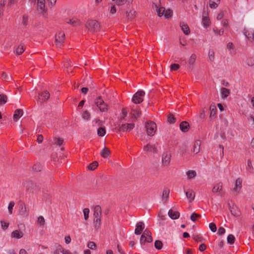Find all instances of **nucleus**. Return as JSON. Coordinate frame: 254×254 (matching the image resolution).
Instances as JSON below:
<instances>
[{"label": "nucleus", "instance_id": "f257e3e1", "mask_svg": "<svg viewBox=\"0 0 254 254\" xmlns=\"http://www.w3.org/2000/svg\"><path fill=\"white\" fill-rule=\"evenodd\" d=\"M85 27L90 32H96L99 31L100 24L97 20L90 19L86 22Z\"/></svg>", "mask_w": 254, "mask_h": 254}, {"label": "nucleus", "instance_id": "f03ea898", "mask_svg": "<svg viewBox=\"0 0 254 254\" xmlns=\"http://www.w3.org/2000/svg\"><path fill=\"white\" fill-rule=\"evenodd\" d=\"M145 128L148 135L153 136L156 129V125L153 122H147L145 124Z\"/></svg>", "mask_w": 254, "mask_h": 254}, {"label": "nucleus", "instance_id": "7ed1b4c3", "mask_svg": "<svg viewBox=\"0 0 254 254\" xmlns=\"http://www.w3.org/2000/svg\"><path fill=\"white\" fill-rule=\"evenodd\" d=\"M95 104L99 108L101 112H104L108 111V105L101 97L99 96L96 99Z\"/></svg>", "mask_w": 254, "mask_h": 254}, {"label": "nucleus", "instance_id": "20e7f679", "mask_svg": "<svg viewBox=\"0 0 254 254\" xmlns=\"http://www.w3.org/2000/svg\"><path fill=\"white\" fill-rule=\"evenodd\" d=\"M151 232L148 230L146 229L142 234L140 239V243L142 244L145 242L150 243L153 241V239L151 237Z\"/></svg>", "mask_w": 254, "mask_h": 254}, {"label": "nucleus", "instance_id": "39448f33", "mask_svg": "<svg viewBox=\"0 0 254 254\" xmlns=\"http://www.w3.org/2000/svg\"><path fill=\"white\" fill-rule=\"evenodd\" d=\"M23 186L28 191L32 190V192H34L37 191L38 190V186L31 181H28L23 182Z\"/></svg>", "mask_w": 254, "mask_h": 254}, {"label": "nucleus", "instance_id": "423d86ee", "mask_svg": "<svg viewBox=\"0 0 254 254\" xmlns=\"http://www.w3.org/2000/svg\"><path fill=\"white\" fill-rule=\"evenodd\" d=\"M145 95L144 91L140 90L137 91L132 97V101L135 104H139L141 103L143 99L142 97Z\"/></svg>", "mask_w": 254, "mask_h": 254}, {"label": "nucleus", "instance_id": "0eeeda50", "mask_svg": "<svg viewBox=\"0 0 254 254\" xmlns=\"http://www.w3.org/2000/svg\"><path fill=\"white\" fill-rule=\"evenodd\" d=\"M171 154L168 151L165 152L162 156V163L164 167H168L170 164Z\"/></svg>", "mask_w": 254, "mask_h": 254}, {"label": "nucleus", "instance_id": "6e6552de", "mask_svg": "<svg viewBox=\"0 0 254 254\" xmlns=\"http://www.w3.org/2000/svg\"><path fill=\"white\" fill-rule=\"evenodd\" d=\"M65 35L63 32H59L58 34L55 35V42L57 47H60L64 43Z\"/></svg>", "mask_w": 254, "mask_h": 254}, {"label": "nucleus", "instance_id": "1a4fd4ad", "mask_svg": "<svg viewBox=\"0 0 254 254\" xmlns=\"http://www.w3.org/2000/svg\"><path fill=\"white\" fill-rule=\"evenodd\" d=\"M134 124H123L119 128V131L127 132L130 131L134 127Z\"/></svg>", "mask_w": 254, "mask_h": 254}, {"label": "nucleus", "instance_id": "9d476101", "mask_svg": "<svg viewBox=\"0 0 254 254\" xmlns=\"http://www.w3.org/2000/svg\"><path fill=\"white\" fill-rule=\"evenodd\" d=\"M229 208L231 214L235 216H239L241 215V212L238 208L235 206L234 204L232 206L230 205V204L228 203Z\"/></svg>", "mask_w": 254, "mask_h": 254}, {"label": "nucleus", "instance_id": "9b49d317", "mask_svg": "<svg viewBox=\"0 0 254 254\" xmlns=\"http://www.w3.org/2000/svg\"><path fill=\"white\" fill-rule=\"evenodd\" d=\"M244 34L250 41H254V30L253 29L247 30L246 28H245L244 30Z\"/></svg>", "mask_w": 254, "mask_h": 254}, {"label": "nucleus", "instance_id": "f8f14e48", "mask_svg": "<svg viewBox=\"0 0 254 254\" xmlns=\"http://www.w3.org/2000/svg\"><path fill=\"white\" fill-rule=\"evenodd\" d=\"M196 59V55L195 54H192L188 60L189 68L192 70Z\"/></svg>", "mask_w": 254, "mask_h": 254}, {"label": "nucleus", "instance_id": "ddd939ff", "mask_svg": "<svg viewBox=\"0 0 254 254\" xmlns=\"http://www.w3.org/2000/svg\"><path fill=\"white\" fill-rule=\"evenodd\" d=\"M144 228V224L143 222H139L136 225L134 233L136 235H140Z\"/></svg>", "mask_w": 254, "mask_h": 254}, {"label": "nucleus", "instance_id": "4468645a", "mask_svg": "<svg viewBox=\"0 0 254 254\" xmlns=\"http://www.w3.org/2000/svg\"><path fill=\"white\" fill-rule=\"evenodd\" d=\"M242 180L241 178H238L235 182V187L233 189V191L238 193L242 188Z\"/></svg>", "mask_w": 254, "mask_h": 254}, {"label": "nucleus", "instance_id": "2eb2a0df", "mask_svg": "<svg viewBox=\"0 0 254 254\" xmlns=\"http://www.w3.org/2000/svg\"><path fill=\"white\" fill-rule=\"evenodd\" d=\"M101 214L102 210L101 207L99 205L95 206L94 210V218H101Z\"/></svg>", "mask_w": 254, "mask_h": 254}, {"label": "nucleus", "instance_id": "dca6fc26", "mask_svg": "<svg viewBox=\"0 0 254 254\" xmlns=\"http://www.w3.org/2000/svg\"><path fill=\"white\" fill-rule=\"evenodd\" d=\"M143 150L146 152L152 151L155 153L157 152V149L155 145H151L150 143L147 144L143 147Z\"/></svg>", "mask_w": 254, "mask_h": 254}, {"label": "nucleus", "instance_id": "f3484780", "mask_svg": "<svg viewBox=\"0 0 254 254\" xmlns=\"http://www.w3.org/2000/svg\"><path fill=\"white\" fill-rule=\"evenodd\" d=\"M180 128L182 132H187L190 128L189 124L186 121L182 122L180 125Z\"/></svg>", "mask_w": 254, "mask_h": 254}, {"label": "nucleus", "instance_id": "a211bd4d", "mask_svg": "<svg viewBox=\"0 0 254 254\" xmlns=\"http://www.w3.org/2000/svg\"><path fill=\"white\" fill-rule=\"evenodd\" d=\"M20 214L23 217H27L29 214L28 210L27 209L25 205L22 204L20 205Z\"/></svg>", "mask_w": 254, "mask_h": 254}, {"label": "nucleus", "instance_id": "6ab92c4d", "mask_svg": "<svg viewBox=\"0 0 254 254\" xmlns=\"http://www.w3.org/2000/svg\"><path fill=\"white\" fill-rule=\"evenodd\" d=\"M168 215L172 219H176L179 217L180 213L178 211L170 209L168 212Z\"/></svg>", "mask_w": 254, "mask_h": 254}, {"label": "nucleus", "instance_id": "aec40b11", "mask_svg": "<svg viewBox=\"0 0 254 254\" xmlns=\"http://www.w3.org/2000/svg\"><path fill=\"white\" fill-rule=\"evenodd\" d=\"M180 27L185 35H189L190 33V30L188 25L184 22L180 23Z\"/></svg>", "mask_w": 254, "mask_h": 254}, {"label": "nucleus", "instance_id": "412c9836", "mask_svg": "<svg viewBox=\"0 0 254 254\" xmlns=\"http://www.w3.org/2000/svg\"><path fill=\"white\" fill-rule=\"evenodd\" d=\"M186 196L189 199L190 201H192L195 197V192L192 190H189L186 192Z\"/></svg>", "mask_w": 254, "mask_h": 254}, {"label": "nucleus", "instance_id": "4be33fe9", "mask_svg": "<svg viewBox=\"0 0 254 254\" xmlns=\"http://www.w3.org/2000/svg\"><path fill=\"white\" fill-rule=\"evenodd\" d=\"M130 114L133 118L137 119L140 117L141 114V112L138 108L132 109Z\"/></svg>", "mask_w": 254, "mask_h": 254}, {"label": "nucleus", "instance_id": "5701e85b", "mask_svg": "<svg viewBox=\"0 0 254 254\" xmlns=\"http://www.w3.org/2000/svg\"><path fill=\"white\" fill-rule=\"evenodd\" d=\"M111 154V151L110 149L105 147L100 152L101 156L103 158H107Z\"/></svg>", "mask_w": 254, "mask_h": 254}, {"label": "nucleus", "instance_id": "b1692460", "mask_svg": "<svg viewBox=\"0 0 254 254\" xmlns=\"http://www.w3.org/2000/svg\"><path fill=\"white\" fill-rule=\"evenodd\" d=\"M23 111L22 109H17L15 111L13 115V119L15 121H17V119L23 115Z\"/></svg>", "mask_w": 254, "mask_h": 254}, {"label": "nucleus", "instance_id": "393cba45", "mask_svg": "<svg viewBox=\"0 0 254 254\" xmlns=\"http://www.w3.org/2000/svg\"><path fill=\"white\" fill-rule=\"evenodd\" d=\"M200 145L201 142L200 140H196L194 142L193 151L195 154H197L199 152Z\"/></svg>", "mask_w": 254, "mask_h": 254}, {"label": "nucleus", "instance_id": "a878e982", "mask_svg": "<svg viewBox=\"0 0 254 254\" xmlns=\"http://www.w3.org/2000/svg\"><path fill=\"white\" fill-rule=\"evenodd\" d=\"M23 236V233L22 232L19 231L18 230H15L11 233V236L12 238H15L16 239H20L22 238Z\"/></svg>", "mask_w": 254, "mask_h": 254}, {"label": "nucleus", "instance_id": "bb28decb", "mask_svg": "<svg viewBox=\"0 0 254 254\" xmlns=\"http://www.w3.org/2000/svg\"><path fill=\"white\" fill-rule=\"evenodd\" d=\"M153 3L155 5V7L156 8V11L158 13V15L160 17L164 15L165 11V8L163 7H160L158 8L157 4H155L154 2H153Z\"/></svg>", "mask_w": 254, "mask_h": 254}, {"label": "nucleus", "instance_id": "cd10ccee", "mask_svg": "<svg viewBox=\"0 0 254 254\" xmlns=\"http://www.w3.org/2000/svg\"><path fill=\"white\" fill-rule=\"evenodd\" d=\"M221 93L222 95V97L223 98H227L229 95L230 91L229 89L224 87H222L221 89Z\"/></svg>", "mask_w": 254, "mask_h": 254}, {"label": "nucleus", "instance_id": "c85d7f7f", "mask_svg": "<svg viewBox=\"0 0 254 254\" xmlns=\"http://www.w3.org/2000/svg\"><path fill=\"white\" fill-rule=\"evenodd\" d=\"M93 224L96 230L100 228L101 225V218H94Z\"/></svg>", "mask_w": 254, "mask_h": 254}, {"label": "nucleus", "instance_id": "c756f323", "mask_svg": "<svg viewBox=\"0 0 254 254\" xmlns=\"http://www.w3.org/2000/svg\"><path fill=\"white\" fill-rule=\"evenodd\" d=\"M41 96L43 97V101H47L50 98V94L48 91L45 90L41 94Z\"/></svg>", "mask_w": 254, "mask_h": 254}, {"label": "nucleus", "instance_id": "7c9ffc66", "mask_svg": "<svg viewBox=\"0 0 254 254\" xmlns=\"http://www.w3.org/2000/svg\"><path fill=\"white\" fill-rule=\"evenodd\" d=\"M222 189V184L221 183H219L217 184L216 186H214L212 189V192L213 193H216L218 191H220Z\"/></svg>", "mask_w": 254, "mask_h": 254}, {"label": "nucleus", "instance_id": "2f4dec72", "mask_svg": "<svg viewBox=\"0 0 254 254\" xmlns=\"http://www.w3.org/2000/svg\"><path fill=\"white\" fill-rule=\"evenodd\" d=\"M67 22V23L73 26H77L80 25V22L77 19H69Z\"/></svg>", "mask_w": 254, "mask_h": 254}, {"label": "nucleus", "instance_id": "473e14b6", "mask_svg": "<svg viewBox=\"0 0 254 254\" xmlns=\"http://www.w3.org/2000/svg\"><path fill=\"white\" fill-rule=\"evenodd\" d=\"M210 117L212 118L216 114V112L217 111L216 106L214 105H211L210 106Z\"/></svg>", "mask_w": 254, "mask_h": 254}, {"label": "nucleus", "instance_id": "72a5a7b5", "mask_svg": "<svg viewBox=\"0 0 254 254\" xmlns=\"http://www.w3.org/2000/svg\"><path fill=\"white\" fill-rule=\"evenodd\" d=\"M38 6L41 10H44L45 7V0H38Z\"/></svg>", "mask_w": 254, "mask_h": 254}, {"label": "nucleus", "instance_id": "f704fd0d", "mask_svg": "<svg viewBox=\"0 0 254 254\" xmlns=\"http://www.w3.org/2000/svg\"><path fill=\"white\" fill-rule=\"evenodd\" d=\"M106 133V129L104 127H100L97 130V134L98 136L102 137Z\"/></svg>", "mask_w": 254, "mask_h": 254}, {"label": "nucleus", "instance_id": "c9c22d12", "mask_svg": "<svg viewBox=\"0 0 254 254\" xmlns=\"http://www.w3.org/2000/svg\"><path fill=\"white\" fill-rule=\"evenodd\" d=\"M188 178L191 179L196 176V173L194 171L190 170L187 172Z\"/></svg>", "mask_w": 254, "mask_h": 254}, {"label": "nucleus", "instance_id": "e433bc0d", "mask_svg": "<svg viewBox=\"0 0 254 254\" xmlns=\"http://www.w3.org/2000/svg\"><path fill=\"white\" fill-rule=\"evenodd\" d=\"M135 14V11L134 10H131L129 12H127L126 16L128 19L131 20L134 16Z\"/></svg>", "mask_w": 254, "mask_h": 254}, {"label": "nucleus", "instance_id": "4c0bfd02", "mask_svg": "<svg viewBox=\"0 0 254 254\" xmlns=\"http://www.w3.org/2000/svg\"><path fill=\"white\" fill-rule=\"evenodd\" d=\"M202 22L203 24V26L205 27H207L209 26V19L207 16H203L202 17Z\"/></svg>", "mask_w": 254, "mask_h": 254}, {"label": "nucleus", "instance_id": "58836bf2", "mask_svg": "<svg viewBox=\"0 0 254 254\" xmlns=\"http://www.w3.org/2000/svg\"><path fill=\"white\" fill-rule=\"evenodd\" d=\"M168 122L170 124H174L176 122V118L174 117V115L172 114H169L168 116Z\"/></svg>", "mask_w": 254, "mask_h": 254}, {"label": "nucleus", "instance_id": "ea45409f", "mask_svg": "<svg viewBox=\"0 0 254 254\" xmlns=\"http://www.w3.org/2000/svg\"><path fill=\"white\" fill-rule=\"evenodd\" d=\"M98 166V163L97 161H94L88 165V168L90 170H94Z\"/></svg>", "mask_w": 254, "mask_h": 254}, {"label": "nucleus", "instance_id": "a19ab883", "mask_svg": "<svg viewBox=\"0 0 254 254\" xmlns=\"http://www.w3.org/2000/svg\"><path fill=\"white\" fill-rule=\"evenodd\" d=\"M235 238L232 234H229L227 237V243L230 244H233L234 243Z\"/></svg>", "mask_w": 254, "mask_h": 254}, {"label": "nucleus", "instance_id": "79ce46f5", "mask_svg": "<svg viewBox=\"0 0 254 254\" xmlns=\"http://www.w3.org/2000/svg\"><path fill=\"white\" fill-rule=\"evenodd\" d=\"M24 51L23 45H20L16 49L15 53L17 55H20Z\"/></svg>", "mask_w": 254, "mask_h": 254}, {"label": "nucleus", "instance_id": "37998d69", "mask_svg": "<svg viewBox=\"0 0 254 254\" xmlns=\"http://www.w3.org/2000/svg\"><path fill=\"white\" fill-rule=\"evenodd\" d=\"M7 97L5 94H0V104H5L6 103Z\"/></svg>", "mask_w": 254, "mask_h": 254}, {"label": "nucleus", "instance_id": "c03bdc74", "mask_svg": "<svg viewBox=\"0 0 254 254\" xmlns=\"http://www.w3.org/2000/svg\"><path fill=\"white\" fill-rule=\"evenodd\" d=\"M169 189H165L163 191L162 194V199L163 200L165 199L167 200L169 194Z\"/></svg>", "mask_w": 254, "mask_h": 254}, {"label": "nucleus", "instance_id": "a18cd8bd", "mask_svg": "<svg viewBox=\"0 0 254 254\" xmlns=\"http://www.w3.org/2000/svg\"><path fill=\"white\" fill-rule=\"evenodd\" d=\"M55 143L58 145L61 146L64 142V139L60 137H55L54 138Z\"/></svg>", "mask_w": 254, "mask_h": 254}, {"label": "nucleus", "instance_id": "49530a36", "mask_svg": "<svg viewBox=\"0 0 254 254\" xmlns=\"http://www.w3.org/2000/svg\"><path fill=\"white\" fill-rule=\"evenodd\" d=\"M154 246L156 249L157 250H160L162 248V243L159 240H157L155 242Z\"/></svg>", "mask_w": 254, "mask_h": 254}, {"label": "nucleus", "instance_id": "de8ad7c7", "mask_svg": "<svg viewBox=\"0 0 254 254\" xmlns=\"http://www.w3.org/2000/svg\"><path fill=\"white\" fill-rule=\"evenodd\" d=\"M253 167L252 165V161L250 159H248L247 161V165L246 167V170L251 172L253 170Z\"/></svg>", "mask_w": 254, "mask_h": 254}, {"label": "nucleus", "instance_id": "09e8293b", "mask_svg": "<svg viewBox=\"0 0 254 254\" xmlns=\"http://www.w3.org/2000/svg\"><path fill=\"white\" fill-rule=\"evenodd\" d=\"M208 58L211 62L214 61V52L213 50H209L208 52Z\"/></svg>", "mask_w": 254, "mask_h": 254}, {"label": "nucleus", "instance_id": "8fccbe9b", "mask_svg": "<svg viewBox=\"0 0 254 254\" xmlns=\"http://www.w3.org/2000/svg\"><path fill=\"white\" fill-rule=\"evenodd\" d=\"M14 205L15 202L14 201H10L8 204V210L10 214L12 213V209Z\"/></svg>", "mask_w": 254, "mask_h": 254}, {"label": "nucleus", "instance_id": "3c124183", "mask_svg": "<svg viewBox=\"0 0 254 254\" xmlns=\"http://www.w3.org/2000/svg\"><path fill=\"white\" fill-rule=\"evenodd\" d=\"M28 17L27 15H23L22 17V24L24 27H26L28 24Z\"/></svg>", "mask_w": 254, "mask_h": 254}, {"label": "nucleus", "instance_id": "603ef678", "mask_svg": "<svg viewBox=\"0 0 254 254\" xmlns=\"http://www.w3.org/2000/svg\"><path fill=\"white\" fill-rule=\"evenodd\" d=\"M41 169L42 166L40 163H36L33 167V169L36 172L40 171Z\"/></svg>", "mask_w": 254, "mask_h": 254}, {"label": "nucleus", "instance_id": "864d4df0", "mask_svg": "<svg viewBox=\"0 0 254 254\" xmlns=\"http://www.w3.org/2000/svg\"><path fill=\"white\" fill-rule=\"evenodd\" d=\"M82 116L83 119L88 120L89 119L90 115L87 111H85L83 112Z\"/></svg>", "mask_w": 254, "mask_h": 254}, {"label": "nucleus", "instance_id": "5fc2aeb1", "mask_svg": "<svg viewBox=\"0 0 254 254\" xmlns=\"http://www.w3.org/2000/svg\"><path fill=\"white\" fill-rule=\"evenodd\" d=\"M84 217L85 220H87L89 218V209L88 208H84L83 209Z\"/></svg>", "mask_w": 254, "mask_h": 254}, {"label": "nucleus", "instance_id": "6e6d98bb", "mask_svg": "<svg viewBox=\"0 0 254 254\" xmlns=\"http://www.w3.org/2000/svg\"><path fill=\"white\" fill-rule=\"evenodd\" d=\"M246 63L249 66H253L254 65V59L252 58H248L246 61Z\"/></svg>", "mask_w": 254, "mask_h": 254}, {"label": "nucleus", "instance_id": "4d7b16f0", "mask_svg": "<svg viewBox=\"0 0 254 254\" xmlns=\"http://www.w3.org/2000/svg\"><path fill=\"white\" fill-rule=\"evenodd\" d=\"M87 247L91 250H94L96 248V245L94 242L90 241L88 242Z\"/></svg>", "mask_w": 254, "mask_h": 254}, {"label": "nucleus", "instance_id": "13d9d810", "mask_svg": "<svg viewBox=\"0 0 254 254\" xmlns=\"http://www.w3.org/2000/svg\"><path fill=\"white\" fill-rule=\"evenodd\" d=\"M209 229L213 232H215L217 230V227L216 225L213 223H211L209 225Z\"/></svg>", "mask_w": 254, "mask_h": 254}, {"label": "nucleus", "instance_id": "bf43d9fd", "mask_svg": "<svg viewBox=\"0 0 254 254\" xmlns=\"http://www.w3.org/2000/svg\"><path fill=\"white\" fill-rule=\"evenodd\" d=\"M172 14V11L170 9H168L167 10H165L164 15L166 18H168L171 16Z\"/></svg>", "mask_w": 254, "mask_h": 254}, {"label": "nucleus", "instance_id": "052dcab7", "mask_svg": "<svg viewBox=\"0 0 254 254\" xmlns=\"http://www.w3.org/2000/svg\"><path fill=\"white\" fill-rule=\"evenodd\" d=\"M38 223L39 224H40V225H44L45 223V219L42 216H39L38 218Z\"/></svg>", "mask_w": 254, "mask_h": 254}, {"label": "nucleus", "instance_id": "680f3d73", "mask_svg": "<svg viewBox=\"0 0 254 254\" xmlns=\"http://www.w3.org/2000/svg\"><path fill=\"white\" fill-rule=\"evenodd\" d=\"M200 215L195 213H193L190 216V219L191 221L195 222L196 221V217H200Z\"/></svg>", "mask_w": 254, "mask_h": 254}, {"label": "nucleus", "instance_id": "e2e57ef3", "mask_svg": "<svg viewBox=\"0 0 254 254\" xmlns=\"http://www.w3.org/2000/svg\"><path fill=\"white\" fill-rule=\"evenodd\" d=\"M180 67V65L178 64H174L171 65L170 66V69L172 70H178Z\"/></svg>", "mask_w": 254, "mask_h": 254}, {"label": "nucleus", "instance_id": "0e129e2a", "mask_svg": "<svg viewBox=\"0 0 254 254\" xmlns=\"http://www.w3.org/2000/svg\"><path fill=\"white\" fill-rule=\"evenodd\" d=\"M218 3H216L213 1H211V0H210L209 1V6L211 8H216L218 6Z\"/></svg>", "mask_w": 254, "mask_h": 254}, {"label": "nucleus", "instance_id": "69168bd1", "mask_svg": "<svg viewBox=\"0 0 254 254\" xmlns=\"http://www.w3.org/2000/svg\"><path fill=\"white\" fill-rule=\"evenodd\" d=\"M1 227L3 230H6L7 229L9 226V224L8 223L5 222L3 221H1Z\"/></svg>", "mask_w": 254, "mask_h": 254}, {"label": "nucleus", "instance_id": "338daca9", "mask_svg": "<svg viewBox=\"0 0 254 254\" xmlns=\"http://www.w3.org/2000/svg\"><path fill=\"white\" fill-rule=\"evenodd\" d=\"M2 77L4 79H7V80H10L12 79V77L11 75L8 76L5 72L2 73Z\"/></svg>", "mask_w": 254, "mask_h": 254}, {"label": "nucleus", "instance_id": "774afa93", "mask_svg": "<svg viewBox=\"0 0 254 254\" xmlns=\"http://www.w3.org/2000/svg\"><path fill=\"white\" fill-rule=\"evenodd\" d=\"M193 238L195 241L198 242H201L202 240V237L197 235H193Z\"/></svg>", "mask_w": 254, "mask_h": 254}]
</instances>
